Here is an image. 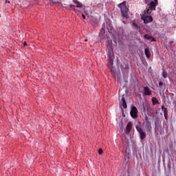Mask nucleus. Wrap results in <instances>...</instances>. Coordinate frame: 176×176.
<instances>
[{
	"label": "nucleus",
	"mask_w": 176,
	"mask_h": 176,
	"mask_svg": "<svg viewBox=\"0 0 176 176\" xmlns=\"http://www.w3.org/2000/svg\"><path fill=\"white\" fill-rule=\"evenodd\" d=\"M151 11L147 9L146 12L144 11V14L141 16L142 20H143L144 24H148V23H152L153 21V18L151 16Z\"/></svg>",
	"instance_id": "obj_1"
},
{
	"label": "nucleus",
	"mask_w": 176,
	"mask_h": 176,
	"mask_svg": "<svg viewBox=\"0 0 176 176\" xmlns=\"http://www.w3.org/2000/svg\"><path fill=\"white\" fill-rule=\"evenodd\" d=\"M118 8H120L121 13L125 19H129V14L127 12H129V8H127V6H126V1H123L122 3H120L118 5Z\"/></svg>",
	"instance_id": "obj_2"
},
{
	"label": "nucleus",
	"mask_w": 176,
	"mask_h": 176,
	"mask_svg": "<svg viewBox=\"0 0 176 176\" xmlns=\"http://www.w3.org/2000/svg\"><path fill=\"white\" fill-rule=\"evenodd\" d=\"M73 2L74 4L69 5L67 6V8H71V9H73L74 12H80V10L75 8H83V5L79 3V1H78L77 0H73Z\"/></svg>",
	"instance_id": "obj_3"
},
{
	"label": "nucleus",
	"mask_w": 176,
	"mask_h": 176,
	"mask_svg": "<svg viewBox=\"0 0 176 176\" xmlns=\"http://www.w3.org/2000/svg\"><path fill=\"white\" fill-rule=\"evenodd\" d=\"M135 128L138 133H139V135L141 141H144V140H145V138H146V133L144 132V130L142 129V128H141V126H136Z\"/></svg>",
	"instance_id": "obj_4"
},
{
	"label": "nucleus",
	"mask_w": 176,
	"mask_h": 176,
	"mask_svg": "<svg viewBox=\"0 0 176 176\" xmlns=\"http://www.w3.org/2000/svg\"><path fill=\"white\" fill-rule=\"evenodd\" d=\"M130 113H131V118H133V119L138 118V109H137V107H135V106H133L130 111Z\"/></svg>",
	"instance_id": "obj_5"
},
{
	"label": "nucleus",
	"mask_w": 176,
	"mask_h": 176,
	"mask_svg": "<svg viewBox=\"0 0 176 176\" xmlns=\"http://www.w3.org/2000/svg\"><path fill=\"white\" fill-rule=\"evenodd\" d=\"M145 129L146 131H148V133H151L152 131V124L150 121L146 122Z\"/></svg>",
	"instance_id": "obj_6"
},
{
	"label": "nucleus",
	"mask_w": 176,
	"mask_h": 176,
	"mask_svg": "<svg viewBox=\"0 0 176 176\" xmlns=\"http://www.w3.org/2000/svg\"><path fill=\"white\" fill-rule=\"evenodd\" d=\"M131 129H133V124L131 123V122H129L126 126V133L130 134V132L131 131Z\"/></svg>",
	"instance_id": "obj_7"
},
{
	"label": "nucleus",
	"mask_w": 176,
	"mask_h": 176,
	"mask_svg": "<svg viewBox=\"0 0 176 176\" xmlns=\"http://www.w3.org/2000/svg\"><path fill=\"white\" fill-rule=\"evenodd\" d=\"M144 96H152V91H151V89H149L148 87H144Z\"/></svg>",
	"instance_id": "obj_8"
},
{
	"label": "nucleus",
	"mask_w": 176,
	"mask_h": 176,
	"mask_svg": "<svg viewBox=\"0 0 176 176\" xmlns=\"http://www.w3.org/2000/svg\"><path fill=\"white\" fill-rule=\"evenodd\" d=\"M156 6H157V4H155L153 1H151L150 4H148V9L149 11L151 10H156Z\"/></svg>",
	"instance_id": "obj_9"
},
{
	"label": "nucleus",
	"mask_w": 176,
	"mask_h": 176,
	"mask_svg": "<svg viewBox=\"0 0 176 176\" xmlns=\"http://www.w3.org/2000/svg\"><path fill=\"white\" fill-rule=\"evenodd\" d=\"M162 109L164 111V115L166 120L168 119V110L164 106H162Z\"/></svg>",
	"instance_id": "obj_10"
},
{
	"label": "nucleus",
	"mask_w": 176,
	"mask_h": 176,
	"mask_svg": "<svg viewBox=\"0 0 176 176\" xmlns=\"http://www.w3.org/2000/svg\"><path fill=\"white\" fill-rule=\"evenodd\" d=\"M144 54L147 58H151V51H149V48L144 49Z\"/></svg>",
	"instance_id": "obj_11"
},
{
	"label": "nucleus",
	"mask_w": 176,
	"mask_h": 176,
	"mask_svg": "<svg viewBox=\"0 0 176 176\" xmlns=\"http://www.w3.org/2000/svg\"><path fill=\"white\" fill-rule=\"evenodd\" d=\"M151 101L153 105H158L159 104H160V102H159V100H157V98L155 97L151 98Z\"/></svg>",
	"instance_id": "obj_12"
},
{
	"label": "nucleus",
	"mask_w": 176,
	"mask_h": 176,
	"mask_svg": "<svg viewBox=\"0 0 176 176\" xmlns=\"http://www.w3.org/2000/svg\"><path fill=\"white\" fill-rule=\"evenodd\" d=\"M122 105L124 109L127 108V103L126 102V100L124 99V97L122 98Z\"/></svg>",
	"instance_id": "obj_13"
},
{
	"label": "nucleus",
	"mask_w": 176,
	"mask_h": 176,
	"mask_svg": "<svg viewBox=\"0 0 176 176\" xmlns=\"http://www.w3.org/2000/svg\"><path fill=\"white\" fill-rule=\"evenodd\" d=\"M159 87L160 89V90H164V83L162 81L159 82Z\"/></svg>",
	"instance_id": "obj_14"
},
{
	"label": "nucleus",
	"mask_w": 176,
	"mask_h": 176,
	"mask_svg": "<svg viewBox=\"0 0 176 176\" xmlns=\"http://www.w3.org/2000/svg\"><path fill=\"white\" fill-rule=\"evenodd\" d=\"M162 76L164 79H166L167 78V76H168V74L166 72V70H164L162 72Z\"/></svg>",
	"instance_id": "obj_15"
},
{
	"label": "nucleus",
	"mask_w": 176,
	"mask_h": 176,
	"mask_svg": "<svg viewBox=\"0 0 176 176\" xmlns=\"http://www.w3.org/2000/svg\"><path fill=\"white\" fill-rule=\"evenodd\" d=\"M144 38L145 39H148V41H150L151 39H152V36L151 35H148V34H145Z\"/></svg>",
	"instance_id": "obj_16"
},
{
	"label": "nucleus",
	"mask_w": 176,
	"mask_h": 176,
	"mask_svg": "<svg viewBox=\"0 0 176 176\" xmlns=\"http://www.w3.org/2000/svg\"><path fill=\"white\" fill-rule=\"evenodd\" d=\"M50 3H52L53 5L56 4V3H58V2L54 1V0H50Z\"/></svg>",
	"instance_id": "obj_17"
},
{
	"label": "nucleus",
	"mask_w": 176,
	"mask_h": 176,
	"mask_svg": "<svg viewBox=\"0 0 176 176\" xmlns=\"http://www.w3.org/2000/svg\"><path fill=\"white\" fill-rule=\"evenodd\" d=\"M144 2L146 5H150L151 2L152 1H151V0H145Z\"/></svg>",
	"instance_id": "obj_18"
},
{
	"label": "nucleus",
	"mask_w": 176,
	"mask_h": 176,
	"mask_svg": "<svg viewBox=\"0 0 176 176\" xmlns=\"http://www.w3.org/2000/svg\"><path fill=\"white\" fill-rule=\"evenodd\" d=\"M151 42H156V38H155V37H151Z\"/></svg>",
	"instance_id": "obj_19"
},
{
	"label": "nucleus",
	"mask_w": 176,
	"mask_h": 176,
	"mask_svg": "<svg viewBox=\"0 0 176 176\" xmlns=\"http://www.w3.org/2000/svg\"><path fill=\"white\" fill-rule=\"evenodd\" d=\"M98 153H99V155H102V149L100 148L98 150Z\"/></svg>",
	"instance_id": "obj_20"
},
{
	"label": "nucleus",
	"mask_w": 176,
	"mask_h": 176,
	"mask_svg": "<svg viewBox=\"0 0 176 176\" xmlns=\"http://www.w3.org/2000/svg\"><path fill=\"white\" fill-rule=\"evenodd\" d=\"M144 119H145L146 122H149L148 116H145Z\"/></svg>",
	"instance_id": "obj_21"
},
{
	"label": "nucleus",
	"mask_w": 176,
	"mask_h": 176,
	"mask_svg": "<svg viewBox=\"0 0 176 176\" xmlns=\"http://www.w3.org/2000/svg\"><path fill=\"white\" fill-rule=\"evenodd\" d=\"M82 19H84V20L86 19V16L85 15V14H82Z\"/></svg>",
	"instance_id": "obj_22"
},
{
	"label": "nucleus",
	"mask_w": 176,
	"mask_h": 176,
	"mask_svg": "<svg viewBox=\"0 0 176 176\" xmlns=\"http://www.w3.org/2000/svg\"><path fill=\"white\" fill-rule=\"evenodd\" d=\"M153 3L157 5V3H159V1L157 0H154Z\"/></svg>",
	"instance_id": "obj_23"
},
{
	"label": "nucleus",
	"mask_w": 176,
	"mask_h": 176,
	"mask_svg": "<svg viewBox=\"0 0 176 176\" xmlns=\"http://www.w3.org/2000/svg\"><path fill=\"white\" fill-rule=\"evenodd\" d=\"M6 1V3H10V1L9 0H5Z\"/></svg>",
	"instance_id": "obj_24"
},
{
	"label": "nucleus",
	"mask_w": 176,
	"mask_h": 176,
	"mask_svg": "<svg viewBox=\"0 0 176 176\" xmlns=\"http://www.w3.org/2000/svg\"><path fill=\"white\" fill-rule=\"evenodd\" d=\"M122 23H124V24H127V22H126V21L123 20Z\"/></svg>",
	"instance_id": "obj_25"
},
{
	"label": "nucleus",
	"mask_w": 176,
	"mask_h": 176,
	"mask_svg": "<svg viewBox=\"0 0 176 176\" xmlns=\"http://www.w3.org/2000/svg\"><path fill=\"white\" fill-rule=\"evenodd\" d=\"M23 45H24V46H27V42H24V43H23Z\"/></svg>",
	"instance_id": "obj_26"
},
{
	"label": "nucleus",
	"mask_w": 176,
	"mask_h": 176,
	"mask_svg": "<svg viewBox=\"0 0 176 176\" xmlns=\"http://www.w3.org/2000/svg\"><path fill=\"white\" fill-rule=\"evenodd\" d=\"M172 43H174V41H170V45H171Z\"/></svg>",
	"instance_id": "obj_27"
},
{
	"label": "nucleus",
	"mask_w": 176,
	"mask_h": 176,
	"mask_svg": "<svg viewBox=\"0 0 176 176\" xmlns=\"http://www.w3.org/2000/svg\"><path fill=\"white\" fill-rule=\"evenodd\" d=\"M84 13H85V14H87V12L86 11H84Z\"/></svg>",
	"instance_id": "obj_28"
},
{
	"label": "nucleus",
	"mask_w": 176,
	"mask_h": 176,
	"mask_svg": "<svg viewBox=\"0 0 176 176\" xmlns=\"http://www.w3.org/2000/svg\"><path fill=\"white\" fill-rule=\"evenodd\" d=\"M85 42H87V39H85Z\"/></svg>",
	"instance_id": "obj_29"
},
{
	"label": "nucleus",
	"mask_w": 176,
	"mask_h": 176,
	"mask_svg": "<svg viewBox=\"0 0 176 176\" xmlns=\"http://www.w3.org/2000/svg\"><path fill=\"white\" fill-rule=\"evenodd\" d=\"M144 111H145V107H144Z\"/></svg>",
	"instance_id": "obj_30"
},
{
	"label": "nucleus",
	"mask_w": 176,
	"mask_h": 176,
	"mask_svg": "<svg viewBox=\"0 0 176 176\" xmlns=\"http://www.w3.org/2000/svg\"><path fill=\"white\" fill-rule=\"evenodd\" d=\"M0 17H1V14H0Z\"/></svg>",
	"instance_id": "obj_31"
}]
</instances>
